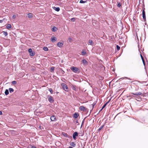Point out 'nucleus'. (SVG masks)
Segmentation results:
<instances>
[{
    "label": "nucleus",
    "mask_w": 148,
    "mask_h": 148,
    "mask_svg": "<svg viewBox=\"0 0 148 148\" xmlns=\"http://www.w3.org/2000/svg\"><path fill=\"white\" fill-rule=\"evenodd\" d=\"M130 94L131 95L129 96V97H134L137 98V96L136 95L139 96L142 95V93L140 92H136L135 93H131Z\"/></svg>",
    "instance_id": "obj_1"
},
{
    "label": "nucleus",
    "mask_w": 148,
    "mask_h": 148,
    "mask_svg": "<svg viewBox=\"0 0 148 148\" xmlns=\"http://www.w3.org/2000/svg\"><path fill=\"white\" fill-rule=\"evenodd\" d=\"M70 69L71 70L76 73H78L79 72V69L76 67L72 66Z\"/></svg>",
    "instance_id": "obj_2"
},
{
    "label": "nucleus",
    "mask_w": 148,
    "mask_h": 148,
    "mask_svg": "<svg viewBox=\"0 0 148 148\" xmlns=\"http://www.w3.org/2000/svg\"><path fill=\"white\" fill-rule=\"evenodd\" d=\"M61 85L62 86L63 89L65 90L66 91L68 89L67 86L66 84L64 83H63L61 84Z\"/></svg>",
    "instance_id": "obj_3"
},
{
    "label": "nucleus",
    "mask_w": 148,
    "mask_h": 148,
    "mask_svg": "<svg viewBox=\"0 0 148 148\" xmlns=\"http://www.w3.org/2000/svg\"><path fill=\"white\" fill-rule=\"evenodd\" d=\"M28 52L30 53V55L32 56H33L35 55V53L32 51V49H28Z\"/></svg>",
    "instance_id": "obj_4"
},
{
    "label": "nucleus",
    "mask_w": 148,
    "mask_h": 148,
    "mask_svg": "<svg viewBox=\"0 0 148 148\" xmlns=\"http://www.w3.org/2000/svg\"><path fill=\"white\" fill-rule=\"evenodd\" d=\"M78 135V133L77 132H75L74 133L73 135V139L75 140L76 139V136H77Z\"/></svg>",
    "instance_id": "obj_5"
},
{
    "label": "nucleus",
    "mask_w": 148,
    "mask_h": 148,
    "mask_svg": "<svg viewBox=\"0 0 148 148\" xmlns=\"http://www.w3.org/2000/svg\"><path fill=\"white\" fill-rule=\"evenodd\" d=\"M48 100L50 103H52L54 101V100L51 96H48Z\"/></svg>",
    "instance_id": "obj_6"
},
{
    "label": "nucleus",
    "mask_w": 148,
    "mask_h": 148,
    "mask_svg": "<svg viewBox=\"0 0 148 148\" xmlns=\"http://www.w3.org/2000/svg\"><path fill=\"white\" fill-rule=\"evenodd\" d=\"M145 8H144L142 12L143 17L144 21L146 20L145 12Z\"/></svg>",
    "instance_id": "obj_7"
},
{
    "label": "nucleus",
    "mask_w": 148,
    "mask_h": 148,
    "mask_svg": "<svg viewBox=\"0 0 148 148\" xmlns=\"http://www.w3.org/2000/svg\"><path fill=\"white\" fill-rule=\"evenodd\" d=\"M79 109L81 111H84L86 110V108L83 106H80L79 107Z\"/></svg>",
    "instance_id": "obj_8"
},
{
    "label": "nucleus",
    "mask_w": 148,
    "mask_h": 148,
    "mask_svg": "<svg viewBox=\"0 0 148 148\" xmlns=\"http://www.w3.org/2000/svg\"><path fill=\"white\" fill-rule=\"evenodd\" d=\"M57 45L58 47H62L63 44L61 42H58V43Z\"/></svg>",
    "instance_id": "obj_9"
},
{
    "label": "nucleus",
    "mask_w": 148,
    "mask_h": 148,
    "mask_svg": "<svg viewBox=\"0 0 148 148\" xmlns=\"http://www.w3.org/2000/svg\"><path fill=\"white\" fill-rule=\"evenodd\" d=\"M51 40L52 42H54L56 40V37H51Z\"/></svg>",
    "instance_id": "obj_10"
},
{
    "label": "nucleus",
    "mask_w": 148,
    "mask_h": 148,
    "mask_svg": "<svg viewBox=\"0 0 148 148\" xmlns=\"http://www.w3.org/2000/svg\"><path fill=\"white\" fill-rule=\"evenodd\" d=\"M79 116V114L78 113H75L74 114L73 117L75 118H77L78 117V116Z\"/></svg>",
    "instance_id": "obj_11"
},
{
    "label": "nucleus",
    "mask_w": 148,
    "mask_h": 148,
    "mask_svg": "<svg viewBox=\"0 0 148 148\" xmlns=\"http://www.w3.org/2000/svg\"><path fill=\"white\" fill-rule=\"evenodd\" d=\"M140 56L141 58L142 59V60L143 64L144 66H145V60H144L143 57V56H142V55L141 54H140Z\"/></svg>",
    "instance_id": "obj_12"
},
{
    "label": "nucleus",
    "mask_w": 148,
    "mask_h": 148,
    "mask_svg": "<svg viewBox=\"0 0 148 148\" xmlns=\"http://www.w3.org/2000/svg\"><path fill=\"white\" fill-rule=\"evenodd\" d=\"M50 119L52 121H54L56 119V117L55 116H52L51 117Z\"/></svg>",
    "instance_id": "obj_13"
},
{
    "label": "nucleus",
    "mask_w": 148,
    "mask_h": 148,
    "mask_svg": "<svg viewBox=\"0 0 148 148\" xmlns=\"http://www.w3.org/2000/svg\"><path fill=\"white\" fill-rule=\"evenodd\" d=\"M82 61L84 65H86L87 64L88 62L86 60H85V59H83L82 60Z\"/></svg>",
    "instance_id": "obj_14"
},
{
    "label": "nucleus",
    "mask_w": 148,
    "mask_h": 148,
    "mask_svg": "<svg viewBox=\"0 0 148 148\" xmlns=\"http://www.w3.org/2000/svg\"><path fill=\"white\" fill-rule=\"evenodd\" d=\"M57 29H58L56 27H53L51 29L52 31L54 32L56 31Z\"/></svg>",
    "instance_id": "obj_15"
},
{
    "label": "nucleus",
    "mask_w": 148,
    "mask_h": 148,
    "mask_svg": "<svg viewBox=\"0 0 148 148\" xmlns=\"http://www.w3.org/2000/svg\"><path fill=\"white\" fill-rule=\"evenodd\" d=\"M53 8L54 10H55V11L57 12L59 11L60 10V9L59 7L56 8L55 7H53Z\"/></svg>",
    "instance_id": "obj_16"
},
{
    "label": "nucleus",
    "mask_w": 148,
    "mask_h": 148,
    "mask_svg": "<svg viewBox=\"0 0 148 148\" xmlns=\"http://www.w3.org/2000/svg\"><path fill=\"white\" fill-rule=\"evenodd\" d=\"M70 145L73 147H75L76 145L73 142L71 143L70 144Z\"/></svg>",
    "instance_id": "obj_17"
},
{
    "label": "nucleus",
    "mask_w": 148,
    "mask_h": 148,
    "mask_svg": "<svg viewBox=\"0 0 148 148\" xmlns=\"http://www.w3.org/2000/svg\"><path fill=\"white\" fill-rule=\"evenodd\" d=\"M11 25L10 24H8L6 26V28L8 29H9L11 28Z\"/></svg>",
    "instance_id": "obj_18"
},
{
    "label": "nucleus",
    "mask_w": 148,
    "mask_h": 148,
    "mask_svg": "<svg viewBox=\"0 0 148 148\" xmlns=\"http://www.w3.org/2000/svg\"><path fill=\"white\" fill-rule=\"evenodd\" d=\"M81 53L82 55H84L86 53V52L85 50H83L81 52Z\"/></svg>",
    "instance_id": "obj_19"
},
{
    "label": "nucleus",
    "mask_w": 148,
    "mask_h": 148,
    "mask_svg": "<svg viewBox=\"0 0 148 148\" xmlns=\"http://www.w3.org/2000/svg\"><path fill=\"white\" fill-rule=\"evenodd\" d=\"M9 90L10 93H12V92H13L14 91V90L12 88H10L9 89Z\"/></svg>",
    "instance_id": "obj_20"
},
{
    "label": "nucleus",
    "mask_w": 148,
    "mask_h": 148,
    "mask_svg": "<svg viewBox=\"0 0 148 148\" xmlns=\"http://www.w3.org/2000/svg\"><path fill=\"white\" fill-rule=\"evenodd\" d=\"M63 135L66 137H68V135L66 133H62Z\"/></svg>",
    "instance_id": "obj_21"
},
{
    "label": "nucleus",
    "mask_w": 148,
    "mask_h": 148,
    "mask_svg": "<svg viewBox=\"0 0 148 148\" xmlns=\"http://www.w3.org/2000/svg\"><path fill=\"white\" fill-rule=\"evenodd\" d=\"M28 17L29 18H31L32 17V14L31 13H29L28 14Z\"/></svg>",
    "instance_id": "obj_22"
},
{
    "label": "nucleus",
    "mask_w": 148,
    "mask_h": 148,
    "mask_svg": "<svg viewBox=\"0 0 148 148\" xmlns=\"http://www.w3.org/2000/svg\"><path fill=\"white\" fill-rule=\"evenodd\" d=\"M104 127V125H103L101 126L99 129H98V130L99 131H100Z\"/></svg>",
    "instance_id": "obj_23"
},
{
    "label": "nucleus",
    "mask_w": 148,
    "mask_h": 148,
    "mask_svg": "<svg viewBox=\"0 0 148 148\" xmlns=\"http://www.w3.org/2000/svg\"><path fill=\"white\" fill-rule=\"evenodd\" d=\"M9 91L8 89H6L5 91V93L6 95H7L9 94Z\"/></svg>",
    "instance_id": "obj_24"
},
{
    "label": "nucleus",
    "mask_w": 148,
    "mask_h": 148,
    "mask_svg": "<svg viewBox=\"0 0 148 148\" xmlns=\"http://www.w3.org/2000/svg\"><path fill=\"white\" fill-rule=\"evenodd\" d=\"M60 71L63 74L65 73V72L61 68L60 69Z\"/></svg>",
    "instance_id": "obj_25"
},
{
    "label": "nucleus",
    "mask_w": 148,
    "mask_h": 148,
    "mask_svg": "<svg viewBox=\"0 0 148 148\" xmlns=\"http://www.w3.org/2000/svg\"><path fill=\"white\" fill-rule=\"evenodd\" d=\"M88 42L90 45H92L93 44V41L92 40H89L88 41Z\"/></svg>",
    "instance_id": "obj_26"
},
{
    "label": "nucleus",
    "mask_w": 148,
    "mask_h": 148,
    "mask_svg": "<svg viewBox=\"0 0 148 148\" xmlns=\"http://www.w3.org/2000/svg\"><path fill=\"white\" fill-rule=\"evenodd\" d=\"M43 50L45 51H47L48 49L47 47H45L43 48Z\"/></svg>",
    "instance_id": "obj_27"
},
{
    "label": "nucleus",
    "mask_w": 148,
    "mask_h": 148,
    "mask_svg": "<svg viewBox=\"0 0 148 148\" xmlns=\"http://www.w3.org/2000/svg\"><path fill=\"white\" fill-rule=\"evenodd\" d=\"M54 67H52L51 68L50 71L51 72H53L54 71Z\"/></svg>",
    "instance_id": "obj_28"
},
{
    "label": "nucleus",
    "mask_w": 148,
    "mask_h": 148,
    "mask_svg": "<svg viewBox=\"0 0 148 148\" xmlns=\"http://www.w3.org/2000/svg\"><path fill=\"white\" fill-rule=\"evenodd\" d=\"M86 117H85L84 119L82 121V125H81V127H82V126L84 125V121H85V120L86 118Z\"/></svg>",
    "instance_id": "obj_29"
},
{
    "label": "nucleus",
    "mask_w": 148,
    "mask_h": 148,
    "mask_svg": "<svg viewBox=\"0 0 148 148\" xmlns=\"http://www.w3.org/2000/svg\"><path fill=\"white\" fill-rule=\"evenodd\" d=\"M3 35L5 36H6L8 35V33L7 32H3Z\"/></svg>",
    "instance_id": "obj_30"
},
{
    "label": "nucleus",
    "mask_w": 148,
    "mask_h": 148,
    "mask_svg": "<svg viewBox=\"0 0 148 148\" xmlns=\"http://www.w3.org/2000/svg\"><path fill=\"white\" fill-rule=\"evenodd\" d=\"M116 49L118 51H119L120 50V47L119 45H117L116 46Z\"/></svg>",
    "instance_id": "obj_31"
},
{
    "label": "nucleus",
    "mask_w": 148,
    "mask_h": 148,
    "mask_svg": "<svg viewBox=\"0 0 148 148\" xmlns=\"http://www.w3.org/2000/svg\"><path fill=\"white\" fill-rule=\"evenodd\" d=\"M49 91L50 92L51 94L53 93V90L51 88H50L49 89Z\"/></svg>",
    "instance_id": "obj_32"
},
{
    "label": "nucleus",
    "mask_w": 148,
    "mask_h": 148,
    "mask_svg": "<svg viewBox=\"0 0 148 148\" xmlns=\"http://www.w3.org/2000/svg\"><path fill=\"white\" fill-rule=\"evenodd\" d=\"M86 2V1H83L82 0H81L80 1L79 3H84Z\"/></svg>",
    "instance_id": "obj_33"
},
{
    "label": "nucleus",
    "mask_w": 148,
    "mask_h": 148,
    "mask_svg": "<svg viewBox=\"0 0 148 148\" xmlns=\"http://www.w3.org/2000/svg\"><path fill=\"white\" fill-rule=\"evenodd\" d=\"M12 83L13 84H16V81H13L12 82Z\"/></svg>",
    "instance_id": "obj_34"
},
{
    "label": "nucleus",
    "mask_w": 148,
    "mask_h": 148,
    "mask_svg": "<svg viewBox=\"0 0 148 148\" xmlns=\"http://www.w3.org/2000/svg\"><path fill=\"white\" fill-rule=\"evenodd\" d=\"M121 6V4L120 3H119L117 4V6L118 7H120Z\"/></svg>",
    "instance_id": "obj_35"
},
{
    "label": "nucleus",
    "mask_w": 148,
    "mask_h": 148,
    "mask_svg": "<svg viewBox=\"0 0 148 148\" xmlns=\"http://www.w3.org/2000/svg\"><path fill=\"white\" fill-rule=\"evenodd\" d=\"M75 19L74 18H72L71 19V21L73 22H74L75 21Z\"/></svg>",
    "instance_id": "obj_36"
},
{
    "label": "nucleus",
    "mask_w": 148,
    "mask_h": 148,
    "mask_svg": "<svg viewBox=\"0 0 148 148\" xmlns=\"http://www.w3.org/2000/svg\"><path fill=\"white\" fill-rule=\"evenodd\" d=\"M106 105L105 104H104L102 108H101V109H103L104 108H105V107L106 106Z\"/></svg>",
    "instance_id": "obj_37"
},
{
    "label": "nucleus",
    "mask_w": 148,
    "mask_h": 148,
    "mask_svg": "<svg viewBox=\"0 0 148 148\" xmlns=\"http://www.w3.org/2000/svg\"><path fill=\"white\" fill-rule=\"evenodd\" d=\"M16 15H14L12 16V18L13 19H15L16 18Z\"/></svg>",
    "instance_id": "obj_38"
},
{
    "label": "nucleus",
    "mask_w": 148,
    "mask_h": 148,
    "mask_svg": "<svg viewBox=\"0 0 148 148\" xmlns=\"http://www.w3.org/2000/svg\"><path fill=\"white\" fill-rule=\"evenodd\" d=\"M110 99L108 102H107L105 104L107 105L108 103L110 101Z\"/></svg>",
    "instance_id": "obj_39"
},
{
    "label": "nucleus",
    "mask_w": 148,
    "mask_h": 148,
    "mask_svg": "<svg viewBox=\"0 0 148 148\" xmlns=\"http://www.w3.org/2000/svg\"><path fill=\"white\" fill-rule=\"evenodd\" d=\"M73 89L75 90H76V88H75L74 86H73Z\"/></svg>",
    "instance_id": "obj_40"
},
{
    "label": "nucleus",
    "mask_w": 148,
    "mask_h": 148,
    "mask_svg": "<svg viewBox=\"0 0 148 148\" xmlns=\"http://www.w3.org/2000/svg\"><path fill=\"white\" fill-rule=\"evenodd\" d=\"M3 20H3H0V23H2L3 22Z\"/></svg>",
    "instance_id": "obj_41"
},
{
    "label": "nucleus",
    "mask_w": 148,
    "mask_h": 148,
    "mask_svg": "<svg viewBox=\"0 0 148 148\" xmlns=\"http://www.w3.org/2000/svg\"><path fill=\"white\" fill-rule=\"evenodd\" d=\"M95 105V103H93V104H92V106L93 108L94 106V105Z\"/></svg>",
    "instance_id": "obj_42"
},
{
    "label": "nucleus",
    "mask_w": 148,
    "mask_h": 148,
    "mask_svg": "<svg viewBox=\"0 0 148 148\" xmlns=\"http://www.w3.org/2000/svg\"><path fill=\"white\" fill-rule=\"evenodd\" d=\"M32 148H36V147H35L34 146H32Z\"/></svg>",
    "instance_id": "obj_43"
},
{
    "label": "nucleus",
    "mask_w": 148,
    "mask_h": 148,
    "mask_svg": "<svg viewBox=\"0 0 148 148\" xmlns=\"http://www.w3.org/2000/svg\"><path fill=\"white\" fill-rule=\"evenodd\" d=\"M2 112L1 111H0V115H2Z\"/></svg>",
    "instance_id": "obj_44"
},
{
    "label": "nucleus",
    "mask_w": 148,
    "mask_h": 148,
    "mask_svg": "<svg viewBox=\"0 0 148 148\" xmlns=\"http://www.w3.org/2000/svg\"><path fill=\"white\" fill-rule=\"evenodd\" d=\"M102 109H101L100 110V111H99V112H101V110H102Z\"/></svg>",
    "instance_id": "obj_45"
},
{
    "label": "nucleus",
    "mask_w": 148,
    "mask_h": 148,
    "mask_svg": "<svg viewBox=\"0 0 148 148\" xmlns=\"http://www.w3.org/2000/svg\"><path fill=\"white\" fill-rule=\"evenodd\" d=\"M73 148V147H70H70H69V148Z\"/></svg>",
    "instance_id": "obj_46"
}]
</instances>
